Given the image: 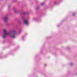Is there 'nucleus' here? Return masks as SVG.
Wrapping results in <instances>:
<instances>
[{
	"mask_svg": "<svg viewBox=\"0 0 77 77\" xmlns=\"http://www.w3.org/2000/svg\"><path fill=\"white\" fill-rule=\"evenodd\" d=\"M3 32L5 33L3 35V39H5V37H6V36L9 35H10L12 38H16V34H17V32H16V31L14 30L10 31L8 32H7L6 30L4 29L3 30Z\"/></svg>",
	"mask_w": 77,
	"mask_h": 77,
	"instance_id": "nucleus-1",
	"label": "nucleus"
},
{
	"mask_svg": "<svg viewBox=\"0 0 77 77\" xmlns=\"http://www.w3.org/2000/svg\"><path fill=\"white\" fill-rule=\"evenodd\" d=\"M27 14L26 12H23V16H22L21 17V19L23 20V23L26 24V25H28L29 24V21L26 19V17H25V15Z\"/></svg>",
	"mask_w": 77,
	"mask_h": 77,
	"instance_id": "nucleus-2",
	"label": "nucleus"
},
{
	"mask_svg": "<svg viewBox=\"0 0 77 77\" xmlns=\"http://www.w3.org/2000/svg\"><path fill=\"white\" fill-rule=\"evenodd\" d=\"M8 15L5 16V17L4 19V21L5 23H6V22L7 20H8Z\"/></svg>",
	"mask_w": 77,
	"mask_h": 77,
	"instance_id": "nucleus-3",
	"label": "nucleus"
},
{
	"mask_svg": "<svg viewBox=\"0 0 77 77\" xmlns=\"http://www.w3.org/2000/svg\"><path fill=\"white\" fill-rule=\"evenodd\" d=\"M13 9H14L15 13H17V12H18V11H17V10H16V8H14Z\"/></svg>",
	"mask_w": 77,
	"mask_h": 77,
	"instance_id": "nucleus-4",
	"label": "nucleus"
},
{
	"mask_svg": "<svg viewBox=\"0 0 77 77\" xmlns=\"http://www.w3.org/2000/svg\"><path fill=\"white\" fill-rule=\"evenodd\" d=\"M57 3H59V2H57V1H55L54 2L55 5H56V4H57Z\"/></svg>",
	"mask_w": 77,
	"mask_h": 77,
	"instance_id": "nucleus-5",
	"label": "nucleus"
},
{
	"mask_svg": "<svg viewBox=\"0 0 77 77\" xmlns=\"http://www.w3.org/2000/svg\"><path fill=\"white\" fill-rule=\"evenodd\" d=\"M72 15L73 16V17H75V13H73L72 14Z\"/></svg>",
	"mask_w": 77,
	"mask_h": 77,
	"instance_id": "nucleus-6",
	"label": "nucleus"
},
{
	"mask_svg": "<svg viewBox=\"0 0 77 77\" xmlns=\"http://www.w3.org/2000/svg\"><path fill=\"white\" fill-rule=\"evenodd\" d=\"M44 5V3H42L41 4V6H43V5Z\"/></svg>",
	"mask_w": 77,
	"mask_h": 77,
	"instance_id": "nucleus-7",
	"label": "nucleus"
},
{
	"mask_svg": "<svg viewBox=\"0 0 77 77\" xmlns=\"http://www.w3.org/2000/svg\"><path fill=\"white\" fill-rule=\"evenodd\" d=\"M33 20L34 21H36V19L35 18H33Z\"/></svg>",
	"mask_w": 77,
	"mask_h": 77,
	"instance_id": "nucleus-8",
	"label": "nucleus"
},
{
	"mask_svg": "<svg viewBox=\"0 0 77 77\" xmlns=\"http://www.w3.org/2000/svg\"><path fill=\"white\" fill-rule=\"evenodd\" d=\"M18 23H19V24H21V22H20V21H19V22H18Z\"/></svg>",
	"mask_w": 77,
	"mask_h": 77,
	"instance_id": "nucleus-9",
	"label": "nucleus"
},
{
	"mask_svg": "<svg viewBox=\"0 0 77 77\" xmlns=\"http://www.w3.org/2000/svg\"><path fill=\"white\" fill-rule=\"evenodd\" d=\"M70 65H71V66H72V65H73V63H70Z\"/></svg>",
	"mask_w": 77,
	"mask_h": 77,
	"instance_id": "nucleus-10",
	"label": "nucleus"
},
{
	"mask_svg": "<svg viewBox=\"0 0 77 77\" xmlns=\"http://www.w3.org/2000/svg\"><path fill=\"white\" fill-rule=\"evenodd\" d=\"M39 9V8L38 7H37L36 8V9Z\"/></svg>",
	"mask_w": 77,
	"mask_h": 77,
	"instance_id": "nucleus-11",
	"label": "nucleus"
},
{
	"mask_svg": "<svg viewBox=\"0 0 77 77\" xmlns=\"http://www.w3.org/2000/svg\"><path fill=\"white\" fill-rule=\"evenodd\" d=\"M75 75H77V73H75Z\"/></svg>",
	"mask_w": 77,
	"mask_h": 77,
	"instance_id": "nucleus-12",
	"label": "nucleus"
},
{
	"mask_svg": "<svg viewBox=\"0 0 77 77\" xmlns=\"http://www.w3.org/2000/svg\"><path fill=\"white\" fill-rule=\"evenodd\" d=\"M45 66H46V64H45Z\"/></svg>",
	"mask_w": 77,
	"mask_h": 77,
	"instance_id": "nucleus-13",
	"label": "nucleus"
},
{
	"mask_svg": "<svg viewBox=\"0 0 77 77\" xmlns=\"http://www.w3.org/2000/svg\"><path fill=\"white\" fill-rule=\"evenodd\" d=\"M8 8H9V6H8Z\"/></svg>",
	"mask_w": 77,
	"mask_h": 77,
	"instance_id": "nucleus-14",
	"label": "nucleus"
},
{
	"mask_svg": "<svg viewBox=\"0 0 77 77\" xmlns=\"http://www.w3.org/2000/svg\"><path fill=\"white\" fill-rule=\"evenodd\" d=\"M36 77H38L37 76H36Z\"/></svg>",
	"mask_w": 77,
	"mask_h": 77,
	"instance_id": "nucleus-15",
	"label": "nucleus"
}]
</instances>
